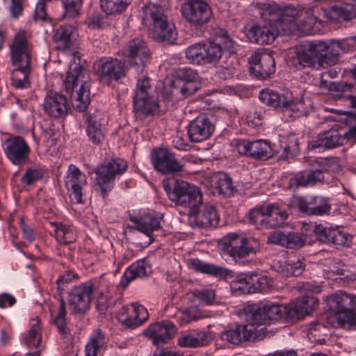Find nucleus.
I'll use <instances>...</instances> for the list:
<instances>
[{
  "instance_id": "nucleus-1",
  "label": "nucleus",
  "mask_w": 356,
  "mask_h": 356,
  "mask_svg": "<svg viewBox=\"0 0 356 356\" xmlns=\"http://www.w3.org/2000/svg\"><path fill=\"white\" fill-rule=\"evenodd\" d=\"M318 305V300L312 296H305L287 305L266 303L264 305L268 324L273 321L298 320L309 314Z\"/></svg>"
},
{
  "instance_id": "nucleus-2",
  "label": "nucleus",
  "mask_w": 356,
  "mask_h": 356,
  "mask_svg": "<svg viewBox=\"0 0 356 356\" xmlns=\"http://www.w3.org/2000/svg\"><path fill=\"white\" fill-rule=\"evenodd\" d=\"M316 22L314 8L305 10L286 6L278 12L281 31L286 34L296 32L303 35L312 34Z\"/></svg>"
},
{
  "instance_id": "nucleus-3",
  "label": "nucleus",
  "mask_w": 356,
  "mask_h": 356,
  "mask_svg": "<svg viewBox=\"0 0 356 356\" xmlns=\"http://www.w3.org/2000/svg\"><path fill=\"white\" fill-rule=\"evenodd\" d=\"M177 78L168 86L163 88V96L172 102L188 98L200 88L197 72L191 68L179 67L176 71Z\"/></svg>"
},
{
  "instance_id": "nucleus-4",
  "label": "nucleus",
  "mask_w": 356,
  "mask_h": 356,
  "mask_svg": "<svg viewBox=\"0 0 356 356\" xmlns=\"http://www.w3.org/2000/svg\"><path fill=\"white\" fill-rule=\"evenodd\" d=\"M143 22L152 27L153 37L156 40L170 42L175 40L173 24L169 22L168 7L149 3L143 7Z\"/></svg>"
},
{
  "instance_id": "nucleus-5",
  "label": "nucleus",
  "mask_w": 356,
  "mask_h": 356,
  "mask_svg": "<svg viewBox=\"0 0 356 356\" xmlns=\"http://www.w3.org/2000/svg\"><path fill=\"white\" fill-rule=\"evenodd\" d=\"M134 111L137 118L144 120L153 115L159 109L158 98L147 77L137 81L133 97Z\"/></svg>"
},
{
  "instance_id": "nucleus-6",
  "label": "nucleus",
  "mask_w": 356,
  "mask_h": 356,
  "mask_svg": "<svg viewBox=\"0 0 356 356\" xmlns=\"http://www.w3.org/2000/svg\"><path fill=\"white\" fill-rule=\"evenodd\" d=\"M83 67L80 64L74 63L70 65L63 81L65 90L68 93L73 92L78 82L81 83L80 88L72 102L74 108L79 112L86 111L90 103L89 83L86 80H83Z\"/></svg>"
},
{
  "instance_id": "nucleus-7",
  "label": "nucleus",
  "mask_w": 356,
  "mask_h": 356,
  "mask_svg": "<svg viewBox=\"0 0 356 356\" xmlns=\"http://www.w3.org/2000/svg\"><path fill=\"white\" fill-rule=\"evenodd\" d=\"M163 186L169 199L177 205L196 209L202 204V193L195 185L177 180L172 190L165 181H163Z\"/></svg>"
},
{
  "instance_id": "nucleus-8",
  "label": "nucleus",
  "mask_w": 356,
  "mask_h": 356,
  "mask_svg": "<svg viewBox=\"0 0 356 356\" xmlns=\"http://www.w3.org/2000/svg\"><path fill=\"white\" fill-rule=\"evenodd\" d=\"M127 169V163L122 159H113L105 162L95 170V181L102 195L105 197L113 187V181Z\"/></svg>"
},
{
  "instance_id": "nucleus-9",
  "label": "nucleus",
  "mask_w": 356,
  "mask_h": 356,
  "mask_svg": "<svg viewBox=\"0 0 356 356\" xmlns=\"http://www.w3.org/2000/svg\"><path fill=\"white\" fill-rule=\"evenodd\" d=\"M259 248V243L254 238H244L236 234H230L224 238L221 251L224 255L236 261L256 252Z\"/></svg>"
},
{
  "instance_id": "nucleus-10",
  "label": "nucleus",
  "mask_w": 356,
  "mask_h": 356,
  "mask_svg": "<svg viewBox=\"0 0 356 356\" xmlns=\"http://www.w3.org/2000/svg\"><path fill=\"white\" fill-rule=\"evenodd\" d=\"M2 147L6 156L12 164L23 166L29 163L31 149L24 138L11 136L4 140Z\"/></svg>"
},
{
  "instance_id": "nucleus-11",
  "label": "nucleus",
  "mask_w": 356,
  "mask_h": 356,
  "mask_svg": "<svg viewBox=\"0 0 356 356\" xmlns=\"http://www.w3.org/2000/svg\"><path fill=\"white\" fill-rule=\"evenodd\" d=\"M181 11L184 18L194 26L207 24L213 16L211 8L205 0H186L181 4Z\"/></svg>"
},
{
  "instance_id": "nucleus-12",
  "label": "nucleus",
  "mask_w": 356,
  "mask_h": 356,
  "mask_svg": "<svg viewBox=\"0 0 356 356\" xmlns=\"http://www.w3.org/2000/svg\"><path fill=\"white\" fill-rule=\"evenodd\" d=\"M281 30L278 22V15L276 18H271L252 26L247 31V37L251 42L258 44H269L274 42Z\"/></svg>"
},
{
  "instance_id": "nucleus-13",
  "label": "nucleus",
  "mask_w": 356,
  "mask_h": 356,
  "mask_svg": "<svg viewBox=\"0 0 356 356\" xmlns=\"http://www.w3.org/2000/svg\"><path fill=\"white\" fill-rule=\"evenodd\" d=\"M232 288L241 293H266L270 290V280L255 272L241 273L232 283Z\"/></svg>"
},
{
  "instance_id": "nucleus-14",
  "label": "nucleus",
  "mask_w": 356,
  "mask_h": 356,
  "mask_svg": "<svg viewBox=\"0 0 356 356\" xmlns=\"http://www.w3.org/2000/svg\"><path fill=\"white\" fill-rule=\"evenodd\" d=\"M10 54L13 65H31L32 44L26 31L19 30L15 34L10 44Z\"/></svg>"
},
{
  "instance_id": "nucleus-15",
  "label": "nucleus",
  "mask_w": 356,
  "mask_h": 356,
  "mask_svg": "<svg viewBox=\"0 0 356 356\" xmlns=\"http://www.w3.org/2000/svg\"><path fill=\"white\" fill-rule=\"evenodd\" d=\"M250 72L259 79H266L275 72V60L267 49H259L249 58Z\"/></svg>"
},
{
  "instance_id": "nucleus-16",
  "label": "nucleus",
  "mask_w": 356,
  "mask_h": 356,
  "mask_svg": "<svg viewBox=\"0 0 356 356\" xmlns=\"http://www.w3.org/2000/svg\"><path fill=\"white\" fill-rule=\"evenodd\" d=\"M327 304L330 309V312L325 317L327 324L332 327H341L340 325L332 323L333 321L331 318L337 315L341 316V314L352 313V309L356 307V296L337 291L328 297Z\"/></svg>"
},
{
  "instance_id": "nucleus-17",
  "label": "nucleus",
  "mask_w": 356,
  "mask_h": 356,
  "mask_svg": "<svg viewBox=\"0 0 356 356\" xmlns=\"http://www.w3.org/2000/svg\"><path fill=\"white\" fill-rule=\"evenodd\" d=\"M65 185L70 197L76 204H83V189L87 186L86 175L74 164L68 165L65 176Z\"/></svg>"
},
{
  "instance_id": "nucleus-18",
  "label": "nucleus",
  "mask_w": 356,
  "mask_h": 356,
  "mask_svg": "<svg viewBox=\"0 0 356 356\" xmlns=\"http://www.w3.org/2000/svg\"><path fill=\"white\" fill-rule=\"evenodd\" d=\"M95 285L88 281L74 286L69 293L68 304L74 314L82 313L90 308L91 295Z\"/></svg>"
},
{
  "instance_id": "nucleus-19",
  "label": "nucleus",
  "mask_w": 356,
  "mask_h": 356,
  "mask_svg": "<svg viewBox=\"0 0 356 356\" xmlns=\"http://www.w3.org/2000/svg\"><path fill=\"white\" fill-rule=\"evenodd\" d=\"M162 216L154 211H141L138 215L129 214V220L134 225L133 229L145 234L149 238V243L154 241L152 232L161 228Z\"/></svg>"
},
{
  "instance_id": "nucleus-20",
  "label": "nucleus",
  "mask_w": 356,
  "mask_h": 356,
  "mask_svg": "<svg viewBox=\"0 0 356 356\" xmlns=\"http://www.w3.org/2000/svg\"><path fill=\"white\" fill-rule=\"evenodd\" d=\"M124 54L129 58L130 63L138 72H142L149 60V51L145 40L141 38L131 40L127 44Z\"/></svg>"
},
{
  "instance_id": "nucleus-21",
  "label": "nucleus",
  "mask_w": 356,
  "mask_h": 356,
  "mask_svg": "<svg viewBox=\"0 0 356 356\" xmlns=\"http://www.w3.org/2000/svg\"><path fill=\"white\" fill-rule=\"evenodd\" d=\"M236 148L239 154L257 160H266L273 156L269 141L265 140H241L237 143Z\"/></svg>"
},
{
  "instance_id": "nucleus-22",
  "label": "nucleus",
  "mask_w": 356,
  "mask_h": 356,
  "mask_svg": "<svg viewBox=\"0 0 356 356\" xmlns=\"http://www.w3.org/2000/svg\"><path fill=\"white\" fill-rule=\"evenodd\" d=\"M314 232L319 241L332 245L336 248L349 246L352 241L351 235L338 228L326 227L321 224L315 226Z\"/></svg>"
},
{
  "instance_id": "nucleus-23",
  "label": "nucleus",
  "mask_w": 356,
  "mask_h": 356,
  "mask_svg": "<svg viewBox=\"0 0 356 356\" xmlns=\"http://www.w3.org/2000/svg\"><path fill=\"white\" fill-rule=\"evenodd\" d=\"M177 328L169 320L151 323L145 329L142 334L150 339L152 343L159 346L166 343L176 333Z\"/></svg>"
},
{
  "instance_id": "nucleus-24",
  "label": "nucleus",
  "mask_w": 356,
  "mask_h": 356,
  "mask_svg": "<svg viewBox=\"0 0 356 356\" xmlns=\"http://www.w3.org/2000/svg\"><path fill=\"white\" fill-rule=\"evenodd\" d=\"M152 162L154 169L164 174L179 172L183 169V165L166 148L154 149L152 154Z\"/></svg>"
},
{
  "instance_id": "nucleus-25",
  "label": "nucleus",
  "mask_w": 356,
  "mask_h": 356,
  "mask_svg": "<svg viewBox=\"0 0 356 356\" xmlns=\"http://www.w3.org/2000/svg\"><path fill=\"white\" fill-rule=\"evenodd\" d=\"M94 71L101 79L118 81L125 75L124 63L111 57L99 60L94 65Z\"/></svg>"
},
{
  "instance_id": "nucleus-26",
  "label": "nucleus",
  "mask_w": 356,
  "mask_h": 356,
  "mask_svg": "<svg viewBox=\"0 0 356 356\" xmlns=\"http://www.w3.org/2000/svg\"><path fill=\"white\" fill-rule=\"evenodd\" d=\"M215 129L211 119L200 115L188 125V136L192 143H200L208 139Z\"/></svg>"
},
{
  "instance_id": "nucleus-27",
  "label": "nucleus",
  "mask_w": 356,
  "mask_h": 356,
  "mask_svg": "<svg viewBox=\"0 0 356 356\" xmlns=\"http://www.w3.org/2000/svg\"><path fill=\"white\" fill-rule=\"evenodd\" d=\"M356 138V124L350 127L348 131L343 134H340L337 130H330L323 133L319 136V138L313 148H318L319 151L321 149H332L338 146L343 145L346 141Z\"/></svg>"
},
{
  "instance_id": "nucleus-28",
  "label": "nucleus",
  "mask_w": 356,
  "mask_h": 356,
  "mask_svg": "<svg viewBox=\"0 0 356 356\" xmlns=\"http://www.w3.org/2000/svg\"><path fill=\"white\" fill-rule=\"evenodd\" d=\"M45 113L55 118H64L70 109L65 95L56 91H48L43 102Z\"/></svg>"
},
{
  "instance_id": "nucleus-29",
  "label": "nucleus",
  "mask_w": 356,
  "mask_h": 356,
  "mask_svg": "<svg viewBox=\"0 0 356 356\" xmlns=\"http://www.w3.org/2000/svg\"><path fill=\"white\" fill-rule=\"evenodd\" d=\"M321 44L316 46V40L305 43L296 49V56L293 58V63L296 67H311L318 62V53L321 50Z\"/></svg>"
},
{
  "instance_id": "nucleus-30",
  "label": "nucleus",
  "mask_w": 356,
  "mask_h": 356,
  "mask_svg": "<svg viewBox=\"0 0 356 356\" xmlns=\"http://www.w3.org/2000/svg\"><path fill=\"white\" fill-rule=\"evenodd\" d=\"M298 207L300 212L309 216H323L331 210L329 200L322 196H314L309 199L298 198Z\"/></svg>"
},
{
  "instance_id": "nucleus-31",
  "label": "nucleus",
  "mask_w": 356,
  "mask_h": 356,
  "mask_svg": "<svg viewBox=\"0 0 356 356\" xmlns=\"http://www.w3.org/2000/svg\"><path fill=\"white\" fill-rule=\"evenodd\" d=\"M256 329L246 325H239L222 333V339L227 342L239 345L244 342L252 341L256 336Z\"/></svg>"
},
{
  "instance_id": "nucleus-32",
  "label": "nucleus",
  "mask_w": 356,
  "mask_h": 356,
  "mask_svg": "<svg viewBox=\"0 0 356 356\" xmlns=\"http://www.w3.org/2000/svg\"><path fill=\"white\" fill-rule=\"evenodd\" d=\"M316 46L321 44L323 47L318 53V63L327 65H334L340 53L343 51L342 43L339 41H332L330 44L321 40H316Z\"/></svg>"
},
{
  "instance_id": "nucleus-33",
  "label": "nucleus",
  "mask_w": 356,
  "mask_h": 356,
  "mask_svg": "<svg viewBox=\"0 0 356 356\" xmlns=\"http://www.w3.org/2000/svg\"><path fill=\"white\" fill-rule=\"evenodd\" d=\"M103 120L99 113L88 116L86 134L89 140L94 145H99L104 140L105 129L103 127Z\"/></svg>"
},
{
  "instance_id": "nucleus-34",
  "label": "nucleus",
  "mask_w": 356,
  "mask_h": 356,
  "mask_svg": "<svg viewBox=\"0 0 356 356\" xmlns=\"http://www.w3.org/2000/svg\"><path fill=\"white\" fill-rule=\"evenodd\" d=\"M323 179V172L320 170L303 171L289 179V188L294 190L300 186H313Z\"/></svg>"
},
{
  "instance_id": "nucleus-35",
  "label": "nucleus",
  "mask_w": 356,
  "mask_h": 356,
  "mask_svg": "<svg viewBox=\"0 0 356 356\" xmlns=\"http://www.w3.org/2000/svg\"><path fill=\"white\" fill-rule=\"evenodd\" d=\"M151 271V266L145 260H138L127 268L121 278V284L126 286L136 278L149 275Z\"/></svg>"
},
{
  "instance_id": "nucleus-36",
  "label": "nucleus",
  "mask_w": 356,
  "mask_h": 356,
  "mask_svg": "<svg viewBox=\"0 0 356 356\" xmlns=\"http://www.w3.org/2000/svg\"><path fill=\"white\" fill-rule=\"evenodd\" d=\"M209 339L207 332L193 331L182 333L177 338V344L183 348H197L207 345Z\"/></svg>"
},
{
  "instance_id": "nucleus-37",
  "label": "nucleus",
  "mask_w": 356,
  "mask_h": 356,
  "mask_svg": "<svg viewBox=\"0 0 356 356\" xmlns=\"http://www.w3.org/2000/svg\"><path fill=\"white\" fill-rule=\"evenodd\" d=\"M243 314L249 327L255 328L254 325L268 324L264 305H248L244 307Z\"/></svg>"
},
{
  "instance_id": "nucleus-38",
  "label": "nucleus",
  "mask_w": 356,
  "mask_h": 356,
  "mask_svg": "<svg viewBox=\"0 0 356 356\" xmlns=\"http://www.w3.org/2000/svg\"><path fill=\"white\" fill-rule=\"evenodd\" d=\"M196 225L203 228L216 227L220 221V216L213 206H205L195 216Z\"/></svg>"
},
{
  "instance_id": "nucleus-39",
  "label": "nucleus",
  "mask_w": 356,
  "mask_h": 356,
  "mask_svg": "<svg viewBox=\"0 0 356 356\" xmlns=\"http://www.w3.org/2000/svg\"><path fill=\"white\" fill-rule=\"evenodd\" d=\"M188 264L190 268L196 271L211 275L215 277H225L229 274V270L225 268L207 263L197 258L188 260Z\"/></svg>"
},
{
  "instance_id": "nucleus-40",
  "label": "nucleus",
  "mask_w": 356,
  "mask_h": 356,
  "mask_svg": "<svg viewBox=\"0 0 356 356\" xmlns=\"http://www.w3.org/2000/svg\"><path fill=\"white\" fill-rule=\"evenodd\" d=\"M75 35V29L70 24L60 25L55 31L54 38L57 44V48L65 51L72 44V40Z\"/></svg>"
},
{
  "instance_id": "nucleus-41",
  "label": "nucleus",
  "mask_w": 356,
  "mask_h": 356,
  "mask_svg": "<svg viewBox=\"0 0 356 356\" xmlns=\"http://www.w3.org/2000/svg\"><path fill=\"white\" fill-rule=\"evenodd\" d=\"M290 96H291L290 92L280 94L276 91L266 88L260 91L259 98L264 104L275 108H279L282 110L283 104Z\"/></svg>"
},
{
  "instance_id": "nucleus-42",
  "label": "nucleus",
  "mask_w": 356,
  "mask_h": 356,
  "mask_svg": "<svg viewBox=\"0 0 356 356\" xmlns=\"http://www.w3.org/2000/svg\"><path fill=\"white\" fill-rule=\"evenodd\" d=\"M149 318L147 309L140 304L134 302L131 304V309L129 316L126 327L135 329L143 325Z\"/></svg>"
},
{
  "instance_id": "nucleus-43",
  "label": "nucleus",
  "mask_w": 356,
  "mask_h": 356,
  "mask_svg": "<svg viewBox=\"0 0 356 356\" xmlns=\"http://www.w3.org/2000/svg\"><path fill=\"white\" fill-rule=\"evenodd\" d=\"M17 67L10 72L11 84L17 89H25L30 86V65H16Z\"/></svg>"
},
{
  "instance_id": "nucleus-44",
  "label": "nucleus",
  "mask_w": 356,
  "mask_h": 356,
  "mask_svg": "<svg viewBox=\"0 0 356 356\" xmlns=\"http://www.w3.org/2000/svg\"><path fill=\"white\" fill-rule=\"evenodd\" d=\"M268 211L266 213V228H274L284 224L288 217L287 213L280 209L277 204H268Z\"/></svg>"
},
{
  "instance_id": "nucleus-45",
  "label": "nucleus",
  "mask_w": 356,
  "mask_h": 356,
  "mask_svg": "<svg viewBox=\"0 0 356 356\" xmlns=\"http://www.w3.org/2000/svg\"><path fill=\"white\" fill-rule=\"evenodd\" d=\"M52 225L55 226V238L59 243L67 245L76 241V234L74 227L56 222Z\"/></svg>"
},
{
  "instance_id": "nucleus-46",
  "label": "nucleus",
  "mask_w": 356,
  "mask_h": 356,
  "mask_svg": "<svg viewBox=\"0 0 356 356\" xmlns=\"http://www.w3.org/2000/svg\"><path fill=\"white\" fill-rule=\"evenodd\" d=\"M326 323H327V321ZM328 325L329 324L325 325L319 322L311 323L307 329V335L309 340L319 344L325 343L326 337L330 334ZM330 326L331 325H330Z\"/></svg>"
},
{
  "instance_id": "nucleus-47",
  "label": "nucleus",
  "mask_w": 356,
  "mask_h": 356,
  "mask_svg": "<svg viewBox=\"0 0 356 356\" xmlns=\"http://www.w3.org/2000/svg\"><path fill=\"white\" fill-rule=\"evenodd\" d=\"M282 111L285 116H288L291 119L304 116L307 113L304 102L302 99L294 102L292 99V95L285 101Z\"/></svg>"
},
{
  "instance_id": "nucleus-48",
  "label": "nucleus",
  "mask_w": 356,
  "mask_h": 356,
  "mask_svg": "<svg viewBox=\"0 0 356 356\" xmlns=\"http://www.w3.org/2000/svg\"><path fill=\"white\" fill-rule=\"evenodd\" d=\"M132 0H100V7L106 15H116L126 10Z\"/></svg>"
},
{
  "instance_id": "nucleus-49",
  "label": "nucleus",
  "mask_w": 356,
  "mask_h": 356,
  "mask_svg": "<svg viewBox=\"0 0 356 356\" xmlns=\"http://www.w3.org/2000/svg\"><path fill=\"white\" fill-rule=\"evenodd\" d=\"M215 179V188L218 191V193L225 197L232 195L234 193V186L232 185V181L225 173H218L214 177Z\"/></svg>"
},
{
  "instance_id": "nucleus-50",
  "label": "nucleus",
  "mask_w": 356,
  "mask_h": 356,
  "mask_svg": "<svg viewBox=\"0 0 356 356\" xmlns=\"http://www.w3.org/2000/svg\"><path fill=\"white\" fill-rule=\"evenodd\" d=\"M268 209V204L256 206L249 212L250 222L257 227H261L266 228V213Z\"/></svg>"
},
{
  "instance_id": "nucleus-51",
  "label": "nucleus",
  "mask_w": 356,
  "mask_h": 356,
  "mask_svg": "<svg viewBox=\"0 0 356 356\" xmlns=\"http://www.w3.org/2000/svg\"><path fill=\"white\" fill-rule=\"evenodd\" d=\"M209 316L208 314L197 309H186L176 314L177 321L180 325L189 323Z\"/></svg>"
},
{
  "instance_id": "nucleus-52",
  "label": "nucleus",
  "mask_w": 356,
  "mask_h": 356,
  "mask_svg": "<svg viewBox=\"0 0 356 356\" xmlns=\"http://www.w3.org/2000/svg\"><path fill=\"white\" fill-rule=\"evenodd\" d=\"M204 65L216 63L222 56L221 44L215 42L204 44Z\"/></svg>"
},
{
  "instance_id": "nucleus-53",
  "label": "nucleus",
  "mask_w": 356,
  "mask_h": 356,
  "mask_svg": "<svg viewBox=\"0 0 356 356\" xmlns=\"http://www.w3.org/2000/svg\"><path fill=\"white\" fill-rule=\"evenodd\" d=\"M205 52L204 44L195 43L186 49L187 60L193 64L204 65V54Z\"/></svg>"
},
{
  "instance_id": "nucleus-54",
  "label": "nucleus",
  "mask_w": 356,
  "mask_h": 356,
  "mask_svg": "<svg viewBox=\"0 0 356 356\" xmlns=\"http://www.w3.org/2000/svg\"><path fill=\"white\" fill-rule=\"evenodd\" d=\"M44 176V170L40 168H28L22 175L20 182L23 187L33 186L41 180Z\"/></svg>"
},
{
  "instance_id": "nucleus-55",
  "label": "nucleus",
  "mask_w": 356,
  "mask_h": 356,
  "mask_svg": "<svg viewBox=\"0 0 356 356\" xmlns=\"http://www.w3.org/2000/svg\"><path fill=\"white\" fill-rule=\"evenodd\" d=\"M59 134L54 129H45L41 134L40 139L46 147L47 151L51 154L58 151V140Z\"/></svg>"
},
{
  "instance_id": "nucleus-56",
  "label": "nucleus",
  "mask_w": 356,
  "mask_h": 356,
  "mask_svg": "<svg viewBox=\"0 0 356 356\" xmlns=\"http://www.w3.org/2000/svg\"><path fill=\"white\" fill-rule=\"evenodd\" d=\"M40 330L39 320L38 318L32 319L31 328L24 337L25 343L29 347L36 348L39 346L40 341V337L39 335Z\"/></svg>"
},
{
  "instance_id": "nucleus-57",
  "label": "nucleus",
  "mask_w": 356,
  "mask_h": 356,
  "mask_svg": "<svg viewBox=\"0 0 356 356\" xmlns=\"http://www.w3.org/2000/svg\"><path fill=\"white\" fill-rule=\"evenodd\" d=\"M65 316V302L63 298H60L59 299V311L54 319V324L62 335H65L69 331L66 324Z\"/></svg>"
},
{
  "instance_id": "nucleus-58",
  "label": "nucleus",
  "mask_w": 356,
  "mask_h": 356,
  "mask_svg": "<svg viewBox=\"0 0 356 356\" xmlns=\"http://www.w3.org/2000/svg\"><path fill=\"white\" fill-rule=\"evenodd\" d=\"M65 18H74L80 15L82 8L81 0H66L63 1Z\"/></svg>"
},
{
  "instance_id": "nucleus-59",
  "label": "nucleus",
  "mask_w": 356,
  "mask_h": 356,
  "mask_svg": "<svg viewBox=\"0 0 356 356\" xmlns=\"http://www.w3.org/2000/svg\"><path fill=\"white\" fill-rule=\"evenodd\" d=\"M332 323L335 325H340L341 328L351 329L356 327V312L341 314V316H336L332 319Z\"/></svg>"
},
{
  "instance_id": "nucleus-60",
  "label": "nucleus",
  "mask_w": 356,
  "mask_h": 356,
  "mask_svg": "<svg viewBox=\"0 0 356 356\" xmlns=\"http://www.w3.org/2000/svg\"><path fill=\"white\" fill-rule=\"evenodd\" d=\"M286 275L299 276L305 270V265L302 261L297 257L289 258L285 264Z\"/></svg>"
},
{
  "instance_id": "nucleus-61",
  "label": "nucleus",
  "mask_w": 356,
  "mask_h": 356,
  "mask_svg": "<svg viewBox=\"0 0 356 356\" xmlns=\"http://www.w3.org/2000/svg\"><path fill=\"white\" fill-rule=\"evenodd\" d=\"M192 294L195 300L200 305H209L215 300V293L212 289L195 290Z\"/></svg>"
},
{
  "instance_id": "nucleus-62",
  "label": "nucleus",
  "mask_w": 356,
  "mask_h": 356,
  "mask_svg": "<svg viewBox=\"0 0 356 356\" xmlns=\"http://www.w3.org/2000/svg\"><path fill=\"white\" fill-rule=\"evenodd\" d=\"M108 339L101 329H95L90 334L88 341L102 349H106Z\"/></svg>"
},
{
  "instance_id": "nucleus-63",
  "label": "nucleus",
  "mask_w": 356,
  "mask_h": 356,
  "mask_svg": "<svg viewBox=\"0 0 356 356\" xmlns=\"http://www.w3.org/2000/svg\"><path fill=\"white\" fill-rule=\"evenodd\" d=\"M305 242L301 235L291 232L286 235L284 247L290 249L300 248L304 245Z\"/></svg>"
},
{
  "instance_id": "nucleus-64",
  "label": "nucleus",
  "mask_w": 356,
  "mask_h": 356,
  "mask_svg": "<svg viewBox=\"0 0 356 356\" xmlns=\"http://www.w3.org/2000/svg\"><path fill=\"white\" fill-rule=\"evenodd\" d=\"M334 10L339 17L344 20H350L356 17V8L350 6H336Z\"/></svg>"
}]
</instances>
